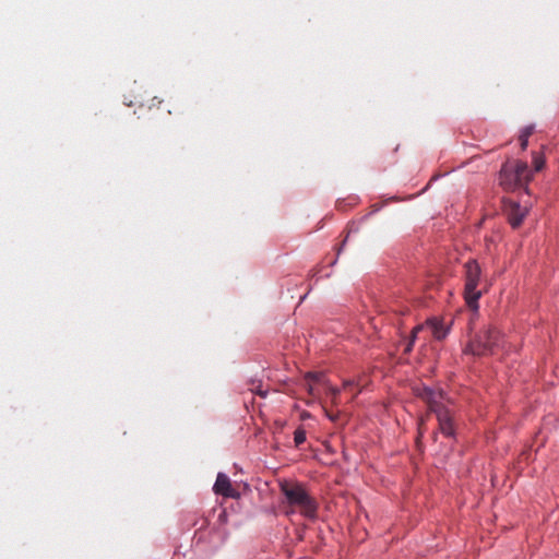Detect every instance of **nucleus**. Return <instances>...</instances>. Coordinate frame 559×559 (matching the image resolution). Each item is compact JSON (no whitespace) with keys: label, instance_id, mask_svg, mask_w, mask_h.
<instances>
[{"label":"nucleus","instance_id":"nucleus-1","mask_svg":"<svg viewBox=\"0 0 559 559\" xmlns=\"http://www.w3.org/2000/svg\"><path fill=\"white\" fill-rule=\"evenodd\" d=\"M415 394L421 399L428 406L429 413L436 415L439 431L445 437L454 436V421L452 411L448 407L450 399L441 389H432L426 385L416 386Z\"/></svg>","mask_w":559,"mask_h":559},{"label":"nucleus","instance_id":"nucleus-2","mask_svg":"<svg viewBox=\"0 0 559 559\" xmlns=\"http://www.w3.org/2000/svg\"><path fill=\"white\" fill-rule=\"evenodd\" d=\"M281 491L288 504L298 508L305 518L309 520L317 518L318 503L301 484L284 481L281 484Z\"/></svg>","mask_w":559,"mask_h":559},{"label":"nucleus","instance_id":"nucleus-3","mask_svg":"<svg viewBox=\"0 0 559 559\" xmlns=\"http://www.w3.org/2000/svg\"><path fill=\"white\" fill-rule=\"evenodd\" d=\"M465 270V287H464V298L468 308L477 312L478 310V299L481 297V290L478 289L480 284V274L481 270L476 260H468L464 264Z\"/></svg>","mask_w":559,"mask_h":559},{"label":"nucleus","instance_id":"nucleus-4","mask_svg":"<svg viewBox=\"0 0 559 559\" xmlns=\"http://www.w3.org/2000/svg\"><path fill=\"white\" fill-rule=\"evenodd\" d=\"M500 333L495 328L488 326L480 331L476 337L469 342L467 349L473 355H487L493 353L499 346Z\"/></svg>","mask_w":559,"mask_h":559},{"label":"nucleus","instance_id":"nucleus-5","mask_svg":"<svg viewBox=\"0 0 559 559\" xmlns=\"http://www.w3.org/2000/svg\"><path fill=\"white\" fill-rule=\"evenodd\" d=\"M503 212L510 225L513 228H518L527 215L528 210L515 201L506 200L503 202Z\"/></svg>","mask_w":559,"mask_h":559},{"label":"nucleus","instance_id":"nucleus-6","mask_svg":"<svg viewBox=\"0 0 559 559\" xmlns=\"http://www.w3.org/2000/svg\"><path fill=\"white\" fill-rule=\"evenodd\" d=\"M213 489H214L215 493L222 495L226 498H237L238 497V493L231 486L229 477L223 473H218Z\"/></svg>","mask_w":559,"mask_h":559},{"label":"nucleus","instance_id":"nucleus-7","mask_svg":"<svg viewBox=\"0 0 559 559\" xmlns=\"http://www.w3.org/2000/svg\"><path fill=\"white\" fill-rule=\"evenodd\" d=\"M500 185L506 190H512L518 186H521L516 178H514V171L512 164H504L499 174Z\"/></svg>","mask_w":559,"mask_h":559},{"label":"nucleus","instance_id":"nucleus-8","mask_svg":"<svg viewBox=\"0 0 559 559\" xmlns=\"http://www.w3.org/2000/svg\"><path fill=\"white\" fill-rule=\"evenodd\" d=\"M513 166L514 178L518 179L520 185L531 179L528 166L525 162L516 160Z\"/></svg>","mask_w":559,"mask_h":559},{"label":"nucleus","instance_id":"nucleus-9","mask_svg":"<svg viewBox=\"0 0 559 559\" xmlns=\"http://www.w3.org/2000/svg\"><path fill=\"white\" fill-rule=\"evenodd\" d=\"M305 380H306V385L308 388V392L314 396L317 394L314 384L324 383V374L321 372H309V373H307Z\"/></svg>","mask_w":559,"mask_h":559},{"label":"nucleus","instance_id":"nucleus-10","mask_svg":"<svg viewBox=\"0 0 559 559\" xmlns=\"http://www.w3.org/2000/svg\"><path fill=\"white\" fill-rule=\"evenodd\" d=\"M425 328H429L435 338L442 340L447 336L448 330L444 325L437 320L427 321V325Z\"/></svg>","mask_w":559,"mask_h":559},{"label":"nucleus","instance_id":"nucleus-11","mask_svg":"<svg viewBox=\"0 0 559 559\" xmlns=\"http://www.w3.org/2000/svg\"><path fill=\"white\" fill-rule=\"evenodd\" d=\"M533 131H534L533 126H527L521 131L519 140H520L521 148L523 151L526 150L527 144H528V138L532 135Z\"/></svg>","mask_w":559,"mask_h":559},{"label":"nucleus","instance_id":"nucleus-12","mask_svg":"<svg viewBox=\"0 0 559 559\" xmlns=\"http://www.w3.org/2000/svg\"><path fill=\"white\" fill-rule=\"evenodd\" d=\"M533 166L535 171H540L545 166V158L542 154L534 152L533 153Z\"/></svg>","mask_w":559,"mask_h":559},{"label":"nucleus","instance_id":"nucleus-13","mask_svg":"<svg viewBox=\"0 0 559 559\" xmlns=\"http://www.w3.org/2000/svg\"><path fill=\"white\" fill-rule=\"evenodd\" d=\"M306 441V430L298 427L294 432V442L296 447L301 445Z\"/></svg>","mask_w":559,"mask_h":559},{"label":"nucleus","instance_id":"nucleus-14","mask_svg":"<svg viewBox=\"0 0 559 559\" xmlns=\"http://www.w3.org/2000/svg\"><path fill=\"white\" fill-rule=\"evenodd\" d=\"M326 390H328L329 394H331V396H332V403L336 405L340 390L333 385H328Z\"/></svg>","mask_w":559,"mask_h":559},{"label":"nucleus","instance_id":"nucleus-15","mask_svg":"<svg viewBox=\"0 0 559 559\" xmlns=\"http://www.w3.org/2000/svg\"><path fill=\"white\" fill-rule=\"evenodd\" d=\"M424 329H425V325H421V324H419V325L415 326V328L413 329L412 334H411V337H409L408 340H413V342H415V341H416V338H417L418 333H419L420 331H423Z\"/></svg>","mask_w":559,"mask_h":559},{"label":"nucleus","instance_id":"nucleus-16","mask_svg":"<svg viewBox=\"0 0 559 559\" xmlns=\"http://www.w3.org/2000/svg\"><path fill=\"white\" fill-rule=\"evenodd\" d=\"M414 343L415 342H413V340L406 341L405 347H404V354L407 355V354H409L413 350Z\"/></svg>","mask_w":559,"mask_h":559},{"label":"nucleus","instance_id":"nucleus-17","mask_svg":"<svg viewBox=\"0 0 559 559\" xmlns=\"http://www.w3.org/2000/svg\"><path fill=\"white\" fill-rule=\"evenodd\" d=\"M326 413V416L332 420V421H335L337 419V415H334L330 412H325Z\"/></svg>","mask_w":559,"mask_h":559},{"label":"nucleus","instance_id":"nucleus-18","mask_svg":"<svg viewBox=\"0 0 559 559\" xmlns=\"http://www.w3.org/2000/svg\"><path fill=\"white\" fill-rule=\"evenodd\" d=\"M251 391L257 392V393H258L259 395H261L262 397H264V396L266 395V392H265V391H262V390H258V389L255 390V389H253V388H252V389H251Z\"/></svg>","mask_w":559,"mask_h":559},{"label":"nucleus","instance_id":"nucleus-19","mask_svg":"<svg viewBox=\"0 0 559 559\" xmlns=\"http://www.w3.org/2000/svg\"><path fill=\"white\" fill-rule=\"evenodd\" d=\"M352 385H353V382H352V381H345V382L343 383L344 389H347L348 386H352Z\"/></svg>","mask_w":559,"mask_h":559},{"label":"nucleus","instance_id":"nucleus-20","mask_svg":"<svg viewBox=\"0 0 559 559\" xmlns=\"http://www.w3.org/2000/svg\"><path fill=\"white\" fill-rule=\"evenodd\" d=\"M424 424H425V421H424V419H421L419 423V435H421V429H423Z\"/></svg>","mask_w":559,"mask_h":559}]
</instances>
